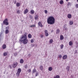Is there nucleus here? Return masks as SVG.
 Wrapping results in <instances>:
<instances>
[{"instance_id":"09e8293b","label":"nucleus","mask_w":78,"mask_h":78,"mask_svg":"<svg viewBox=\"0 0 78 78\" xmlns=\"http://www.w3.org/2000/svg\"><path fill=\"white\" fill-rule=\"evenodd\" d=\"M66 2H68V1H69V0H66Z\"/></svg>"},{"instance_id":"6e6552de","label":"nucleus","mask_w":78,"mask_h":78,"mask_svg":"<svg viewBox=\"0 0 78 78\" xmlns=\"http://www.w3.org/2000/svg\"><path fill=\"white\" fill-rule=\"evenodd\" d=\"M66 27H67V25L66 24H65L64 26L63 30H67Z\"/></svg>"},{"instance_id":"8fccbe9b","label":"nucleus","mask_w":78,"mask_h":78,"mask_svg":"<svg viewBox=\"0 0 78 78\" xmlns=\"http://www.w3.org/2000/svg\"><path fill=\"white\" fill-rule=\"evenodd\" d=\"M14 3L15 4H16V1H15Z\"/></svg>"},{"instance_id":"864d4df0","label":"nucleus","mask_w":78,"mask_h":78,"mask_svg":"<svg viewBox=\"0 0 78 78\" xmlns=\"http://www.w3.org/2000/svg\"><path fill=\"white\" fill-rule=\"evenodd\" d=\"M29 56H30V54L29 55Z\"/></svg>"},{"instance_id":"cd10ccee","label":"nucleus","mask_w":78,"mask_h":78,"mask_svg":"<svg viewBox=\"0 0 78 78\" xmlns=\"http://www.w3.org/2000/svg\"><path fill=\"white\" fill-rule=\"evenodd\" d=\"M64 3V1L63 0H61L60 1V3L61 4V5H62L63 4V3Z\"/></svg>"},{"instance_id":"4be33fe9","label":"nucleus","mask_w":78,"mask_h":78,"mask_svg":"<svg viewBox=\"0 0 78 78\" xmlns=\"http://www.w3.org/2000/svg\"><path fill=\"white\" fill-rule=\"evenodd\" d=\"M30 27L31 28H34V27H36V25H33L30 26Z\"/></svg>"},{"instance_id":"7ed1b4c3","label":"nucleus","mask_w":78,"mask_h":78,"mask_svg":"<svg viewBox=\"0 0 78 78\" xmlns=\"http://www.w3.org/2000/svg\"><path fill=\"white\" fill-rule=\"evenodd\" d=\"M3 23L4 25H5V24L6 25H8L9 23H8V19H5L3 22Z\"/></svg>"},{"instance_id":"423d86ee","label":"nucleus","mask_w":78,"mask_h":78,"mask_svg":"<svg viewBox=\"0 0 78 78\" xmlns=\"http://www.w3.org/2000/svg\"><path fill=\"white\" fill-rule=\"evenodd\" d=\"M17 66V62H15L13 64V68H15Z\"/></svg>"},{"instance_id":"a18cd8bd","label":"nucleus","mask_w":78,"mask_h":78,"mask_svg":"<svg viewBox=\"0 0 78 78\" xmlns=\"http://www.w3.org/2000/svg\"><path fill=\"white\" fill-rule=\"evenodd\" d=\"M31 71V69H29L28 70V72H29V73Z\"/></svg>"},{"instance_id":"4468645a","label":"nucleus","mask_w":78,"mask_h":78,"mask_svg":"<svg viewBox=\"0 0 78 78\" xmlns=\"http://www.w3.org/2000/svg\"><path fill=\"white\" fill-rule=\"evenodd\" d=\"M69 24L70 25H73V21L72 20H70L69 21Z\"/></svg>"},{"instance_id":"f8f14e48","label":"nucleus","mask_w":78,"mask_h":78,"mask_svg":"<svg viewBox=\"0 0 78 78\" xmlns=\"http://www.w3.org/2000/svg\"><path fill=\"white\" fill-rule=\"evenodd\" d=\"M38 26H40L41 27H43V25L42 24V23H41V22H39L38 23Z\"/></svg>"},{"instance_id":"ea45409f","label":"nucleus","mask_w":78,"mask_h":78,"mask_svg":"<svg viewBox=\"0 0 78 78\" xmlns=\"http://www.w3.org/2000/svg\"><path fill=\"white\" fill-rule=\"evenodd\" d=\"M27 67H28V65H26L24 66V67H25V69H27Z\"/></svg>"},{"instance_id":"a19ab883","label":"nucleus","mask_w":78,"mask_h":78,"mask_svg":"<svg viewBox=\"0 0 78 78\" xmlns=\"http://www.w3.org/2000/svg\"><path fill=\"white\" fill-rule=\"evenodd\" d=\"M76 8H78V4H76L75 5Z\"/></svg>"},{"instance_id":"aec40b11","label":"nucleus","mask_w":78,"mask_h":78,"mask_svg":"<svg viewBox=\"0 0 78 78\" xmlns=\"http://www.w3.org/2000/svg\"><path fill=\"white\" fill-rule=\"evenodd\" d=\"M30 13L32 14H33L34 13V10H30Z\"/></svg>"},{"instance_id":"20e7f679","label":"nucleus","mask_w":78,"mask_h":78,"mask_svg":"<svg viewBox=\"0 0 78 78\" xmlns=\"http://www.w3.org/2000/svg\"><path fill=\"white\" fill-rule=\"evenodd\" d=\"M3 32H1V33L0 35V42L3 39V37H4V35L2 34Z\"/></svg>"},{"instance_id":"1a4fd4ad","label":"nucleus","mask_w":78,"mask_h":78,"mask_svg":"<svg viewBox=\"0 0 78 78\" xmlns=\"http://www.w3.org/2000/svg\"><path fill=\"white\" fill-rule=\"evenodd\" d=\"M62 58L63 59H66L67 58V55H65L63 56Z\"/></svg>"},{"instance_id":"39448f33","label":"nucleus","mask_w":78,"mask_h":78,"mask_svg":"<svg viewBox=\"0 0 78 78\" xmlns=\"http://www.w3.org/2000/svg\"><path fill=\"white\" fill-rule=\"evenodd\" d=\"M6 30L5 31V33L6 34H8L9 33V27H7L5 28Z\"/></svg>"},{"instance_id":"6ab92c4d","label":"nucleus","mask_w":78,"mask_h":78,"mask_svg":"<svg viewBox=\"0 0 78 78\" xmlns=\"http://www.w3.org/2000/svg\"><path fill=\"white\" fill-rule=\"evenodd\" d=\"M37 71H36V69L35 68H34L32 71V72L33 73H34L35 72H36Z\"/></svg>"},{"instance_id":"2f4dec72","label":"nucleus","mask_w":78,"mask_h":78,"mask_svg":"<svg viewBox=\"0 0 78 78\" xmlns=\"http://www.w3.org/2000/svg\"><path fill=\"white\" fill-rule=\"evenodd\" d=\"M60 46L61 49H62L64 48V45L63 44H62Z\"/></svg>"},{"instance_id":"37998d69","label":"nucleus","mask_w":78,"mask_h":78,"mask_svg":"<svg viewBox=\"0 0 78 78\" xmlns=\"http://www.w3.org/2000/svg\"><path fill=\"white\" fill-rule=\"evenodd\" d=\"M9 67L11 69H12V66L11 65H9Z\"/></svg>"},{"instance_id":"b1692460","label":"nucleus","mask_w":78,"mask_h":78,"mask_svg":"<svg viewBox=\"0 0 78 78\" xmlns=\"http://www.w3.org/2000/svg\"><path fill=\"white\" fill-rule=\"evenodd\" d=\"M53 42V40L52 39H51L50 40L49 43L50 44H52Z\"/></svg>"},{"instance_id":"2eb2a0df","label":"nucleus","mask_w":78,"mask_h":78,"mask_svg":"<svg viewBox=\"0 0 78 78\" xmlns=\"http://www.w3.org/2000/svg\"><path fill=\"white\" fill-rule=\"evenodd\" d=\"M6 46L5 44H4L2 45V48L3 49H5L6 48Z\"/></svg>"},{"instance_id":"f257e3e1","label":"nucleus","mask_w":78,"mask_h":78,"mask_svg":"<svg viewBox=\"0 0 78 78\" xmlns=\"http://www.w3.org/2000/svg\"><path fill=\"white\" fill-rule=\"evenodd\" d=\"M20 41L22 42L25 45L27 44L28 42V37H27V35L25 34L22 35L21 37H20Z\"/></svg>"},{"instance_id":"e433bc0d","label":"nucleus","mask_w":78,"mask_h":78,"mask_svg":"<svg viewBox=\"0 0 78 78\" xmlns=\"http://www.w3.org/2000/svg\"><path fill=\"white\" fill-rule=\"evenodd\" d=\"M54 78H59V76L58 75H57L54 77Z\"/></svg>"},{"instance_id":"dca6fc26","label":"nucleus","mask_w":78,"mask_h":78,"mask_svg":"<svg viewBox=\"0 0 78 78\" xmlns=\"http://www.w3.org/2000/svg\"><path fill=\"white\" fill-rule=\"evenodd\" d=\"M39 68L41 70H43V66L42 65H41L40 66Z\"/></svg>"},{"instance_id":"a211bd4d","label":"nucleus","mask_w":78,"mask_h":78,"mask_svg":"<svg viewBox=\"0 0 78 78\" xmlns=\"http://www.w3.org/2000/svg\"><path fill=\"white\" fill-rule=\"evenodd\" d=\"M69 45H70V46H72V45H73V42H72V41H70L69 42Z\"/></svg>"},{"instance_id":"0eeeda50","label":"nucleus","mask_w":78,"mask_h":78,"mask_svg":"<svg viewBox=\"0 0 78 78\" xmlns=\"http://www.w3.org/2000/svg\"><path fill=\"white\" fill-rule=\"evenodd\" d=\"M45 35L46 36H48L49 35V34L47 30H45Z\"/></svg>"},{"instance_id":"f704fd0d","label":"nucleus","mask_w":78,"mask_h":78,"mask_svg":"<svg viewBox=\"0 0 78 78\" xmlns=\"http://www.w3.org/2000/svg\"><path fill=\"white\" fill-rule=\"evenodd\" d=\"M39 75V73L38 72H36V76H38Z\"/></svg>"},{"instance_id":"bb28decb","label":"nucleus","mask_w":78,"mask_h":78,"mask_svg":"<svg viewBox=\"0 0 78 78\" xmlns=\"http://www.w3.org/2000/svg\"><path fill=\"white\" fill-rule=\"evenodd\" d=\"M59 32H60V30L58 29H57L56 31L57 34H59Z\"/></svg>"},{"instance_id":"a878e982","label":"nucleus","mask_w":78,"mask_h":78,"mask_svg":"<svg viewBox=\"0 0 78 78\" xmlns=\"http://www.w3.org/2000/svg\"><path fill=\"white\" fill-rule=\"evenodd\" d=\"M59 58H60V59H61L62 58V56L61 54H60L58 55Z\"/></svg>"},{"instance_id":"7c9ffc66","label":"nucleus","mask_w":78,"mask_h":78,"mask_svg":"<svg viewBox=\"0 0 78 78\" xmlns=\"http://www.w3.org/2000/svg\"><path fill=\"white\" fill-rule=\"evenodd\" d=\"M20 63L21 64H22V63H23V59H21L20 60Z\"/></svg>"},{"instance_id":"79ce46f5","label":"nucleus","mask_w":78,"mask_h":78,"mask_svg":"<svg viewBox=\"0 0 78 78\" xmlns=\"http://www.w3.org/2000/svg\"><path fill=\"white\" fill-rule=\"evenodd\" d=\"M40 37H41V38H42V37H44V35H43L42 34L41 35Z\"/></svg>"},{"instance_id":"72a5a7b5","label":"nucleus","mask_w":78,"mask_h":78,"mask_svg":"<svg viewBox=\"0 0 78 78\" xmlns=\"http://www.w3.org/2000/svg\"><path fill=\"white\" fill-rule=\"evenodd\" d=\"M38 18V15H36L35 17V20H37V19Z\"/></svg>"},{"instance_id":"3c124183","label":"nucleus","mask_w":78,"mask_h":78,"mask_svg":"<svg viewBox=\"0 0 78 78\" xmlns=\"http://www.w3.org/2000/svg\"><path fill=\"white\" fill-rule=\"evenodd\" d=\"M77 44H78V42H77Z\"/></svg>"},{"instance_id":"c85d7f7f","label":"nucleus","mask_w":78,"mask_h":78,"mask_svg":"<svg viewBox=\"0 0 78 78\" xmlns=\"http://www.w3.org/2000/svg\"><path fill=\"white\" fill-rule=\"evenodd\" d=\"M20 12H21V11L19 10H18L17 11V14H20Z\"/></svg>"},{"instance_id":"c9c22d12","label":"nucleus","mask_w":78,"mask_h":78,"mask_svg":"<svg viewBox=\"0 0 78 78\" xmlns=\"http://www.w3.org/2000/svg\"><path fill=\"white\" fill-rule=\"evenodd\" d=\"M66 69L69 72V66H67Z\"/></svg>"},{"instance_id":"c03bdc74","label":"nucleus","mask_w":78,"mask_h":78,"mask_svg":"<svg viewBox=\"0 0 78 78\" xmlns=\"http://www.w3.org/2000/svg\"><path fill=\"white\" fill-rule=\"evenodd\" d=\"M30 19H32L33 18V16L31 15H30Z\"/></svg>"},{"instance_id":"de8ad7c7","label":"nucleus","mask_w":78,"mask_h":78,"mask_svg":"<svg viewBox=\"0 0 78 78\" xmlns=\"http://www.w3.org/2000/svg\"><path fill=\"white\" fill-rule=\"evenodd\" d=\"M14 55H15V56H17V53H15Z\"/></svg>"},{"instance_id":"f3484780","label":"nucleus","mask_w":78,"mask_h":78,"mask_svg":"<svg viewBox=\"0 0 78 78\" xmlns=\"http://www.w3.org/2000/svg\"><path fill=\"white\" fill-rule=\"evenodd\" d=\"M60 39L61 40H63V39H64V37L63 36L61 35L60 36Z\"/></svg>"},{"instance_id":"5701e85b","label":"nucleus","mask_w":78,"mask_h":78,"mask_svg":"<svg viewBox=\"0 0 78 78\" xmlns=\"http://www.w3.org/2000/svg\"><path fill=\"white\" fill-rule=\"evenodd\" d=\"M28 38H30L32 37V35L31 34H29L28 36Z\"/></svg>"},{"instance_id":"4c0bfd02","label":"nucleus","mask_w":78,"mask_h":78,"mask_svg":"<svg viewBox=\"0 0 78 78\" xmlns=\"http://www.w3.org/2000/svg\"><path fill=\"white\" fill-rule=\"evenodd\" d=\"M30 42H31V43H33V42H34V40H33V39L31 40Z\"/></svg>"},{"instance_id":"c756f323","label":"nucleus","mask_w":78,"mask_h":78,"mask_svg":"<svg viewBox=\"0 0 78 78\" xmlns=\"http://www.w3.org/2000/svg\"><path fill=\"white\" fill-rule=\"evenodd\" d=\"M6 55H7V53H6V52H4L3 54L4 56H6Z\"/></svg>"},{"instance_id":"ddd939ff","label":"nucleus","mask_w":78,"mask_h":78,"mask_svg":"<svg viewBox=\"0 0 78 78\" xmlns=\"http://www.w3.org/2000/svg\"><path fill=\"white\" fill-rule=\"evenodd\" d=\"M68 19H71V18H72V15L70 14H69L68 15Z\"/></svg>"},{"instance_id":"49530a36","label":"nucleus","mask_w":78,"mask_h":78,"mask_svg":"<svg viewBox=\"0 0 78 78\" xmlns=\"http://www.w3.org/2000/svg\"><path fill=\"white\" fill-rule=\"evenodd\" d=\"M31 46L32 47H34V45L33 44H32L31 45Z\"/></svg>"},{"instance_id":"58836bf2","label":"nucleus","mask_w":78,"mask_h":78,"mask_svg":"<svg viewBox=\"0 0 78 78\" xmlns=\"http://www.w3.org/2000/svg\"><path fill=\"white\" fill-rule=\"evenodd\" d=\"M48 12H47V10H45L44 11V13H45V14H47Z\"/></svg>"},{"instance_id":"f03ea898","label":"nucleus","mask_w":78,"mask_h":78,"mask_svg":"<svg viewBox=\"0 0 78 78\" xmlns=\"http://www.w3.org/2000/svg\"><path fill=\"white\" fill-rule=\"evenodd\" d=\"M55 19L54 17L53 16H50L48 17L47 20V23L48 24L50 25H53L55 23Z\"/></svg>"},{"instance_id":"9d476101","label":"nucleus","mask_w":78,"mask_h":78,"mask_svg":"<svg viewBox=\"0 0 78 78\" xmlns=\"http://www.w3.org/2000/svg\"><path fill=\"white\" fill-rule=\"evenodd\" d=\"M21 5V4L19 2H17L16 4L17 7H19Z\"/></svg>"},{"instance_id":"393cba45","label":"nucleus","mask_w":78,"mask_h":78,"mask_svg":"<svg viewBox=\"0 0 78 78\" xmlns=\"http://www.w3.org/2000/svg\"><path fill=\"white\" fill-rule=\"evenodd\" d=\"M17 72L20 73V72H21V69L20 68L18 69Z\"/></svg>"},{"instance_id":"603ef678","label":"nucleus","mask_w":78,"mask_h":78,"mask_svg":"<svg viewBox=\"0 0 78 78\" xmlns=\"http://www.w3.org/2000/svg\"><path fill=\"white\" fill-rule=\"evenodd\" d=\"M77 2H78V0H77Z\"/></svg>"},{"instance_id":"9b49d317","label":"nucleus","mask_w":78,"mask_h":78,"mask_svg":"<svg viewBox=\"0 0 78 78\" xmlns=\"http://www.w3.org/2000/svg\"><path fill=\"white\" fill-rule=\"evenodd\" d=\"M28 12V9H25V11L24 12V14H27Z\"/></svg>"},{"instance_id":"473e14b6","label":"nucleus","mask_w":78,"mask_h":78,"mask_svg":"<svg viewBox=\"0 0 78 78\" xmlns=\"http://www.w3.org/2000/svg\"><path fill=\"white\" fill-rule=\"evenodd\" d=\"M20 73H19L18 72H17L16 74V75L17 76H19V75H20Z\"/></svg>"},{"instance_id":"412c9836","label":"nucleus","mask_w":78,"mask_h":78,"mask_svg":"<svg viewBox=\"0 0 78 78\" xmlns=\"http://www.w3.org/2000/svg\"><path fill=\"white\" fill-rule=\"evenodd\" d=\"M48 71H51L52 70H53V68H52V67H49L48 68Z\"/></svg>"}]
</instances>
